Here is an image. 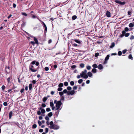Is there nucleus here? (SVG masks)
Here are the masks:
<instances>
[{"instance_id": "obj_1", "label": "nucleus", "mask_w": 134, "mask_h": 134, "mask_svg": "<svg viewBox=\"0 0 134 134\" xmlns=\"http://www.w3.org/2000/svg\"><path fill=\"white\" fill-rule=\"evenodd\" d=\"M54 103L55 104V107L56 108L55 110H57L60 108L61 105H62V103L61 100L57 101L55 100L54 101Z\"/></svg>"}, {"instance_id": "obj_2", "label": "nucleus", "mask_w": 134, "mask_h": 134, "mask_svg": "<svg viewBox=\"0 0 134 134\" xmlns=\"http://www.w3.org/2000/svg\"><path fill=\"white\" fill-rule=\"evenodd\" d=\"M87 71L85 70L84 71H82L80 74L81 76L84 79H87L88 78V76L87 74Z\"/></svg>"}, {"instance_id": "obj_3", "label": "nucleus", "mask_w": 134, "mask_h": 134, "mask_svg": "<svg viewBox=\"0 0 134 134\" xmlns=\"http://www.w3.org/2000/svg\"><path fill=\"white\" fill-rule=\"evenodd\" d=\"M115 2L116 3L119 4L121 5H123L125 4V2H121L118 0H116Z\"/></svg>"}, {"instance_id": "obj_4", "label": "nucleus", "mask_w": 134, "mask_h": 134, "mask_svg": "<svg viewBox=\"0 0 134 134\" xmlns=\"http://www.w3.org/2000/svg\"><path fill=\"white\" fill-rule=\"evenodd\" d=\"M50 126L49 127L51 129H53V127L54 125L53 124V122L52 121H51L49 123Z\"/></svg>"}, {"instance_id": "obj_5", "label": "nucleus", "mask_w": 134, "mask_h": 134, "mask_svg": "<svg viewBox=\"0 0 134 134\" xmlns=\"http://www.w3.org/2000/svg\"><path fill=\"white\" fill-rule=\"evenodd\" d=\"M50 106L52 107V109L54 110L55 109V107L54 106V105L53 103L52 102H50Z\"/></svg>"}, {"instance_id": "obj_6", "label": "nucleus", "mask_w": 134, "mask_h": 134, "mask_svg": "<svg viewBox=\"0 0 134 134\" xmlns=\"http://www.w3.org/2000/svg\"><path fill=\"white\" fill-rule=\"evenodd\" d=\"M59 128V126L58 125H54L53 127V129L54 130H58Z\"/></svg>"}, {"instance_id": "obj_7", "label": "nucleus", "mask_w": 134, "mask_h": 134, "mask_svg": "<svg viewBox=\"0 0 134 134\" xmlns=\"http://www.w3.org/2000/svg\"><path fill=\"white\" fill-rule=\"evenodd\" d=\"M75 93V91L74 90H73L71 91H68L67 92V94L68 95L70 94L71 95L74 94Z\"/></svg>"}, {"instance_id": "obj_8", "label": "nucleus", "mask_w": 134, "mask_h": 134, "mask_svg": "<svg viewBox=\"0 0 134 134\" xmlns=\"http://www.w3.org/2000/svg\"><path fill=\"white\" fill-rule=\"evenodd\" d=\"M106 15L108 17H110L111 16V13L110 12L108 11L106 13Z\"/></svg>"}, {"instance_id": "obj_9", "label": "nucleus", "mask_w": 134, "mask_h": 134, "mask_svg": "<svg viewBox=\"0 0 134 134\" xmlns=\"http://www.w3.org/2000/svg\"><path fill=\"white\" fill-rule=\"evenodd\" d=\"M98 68L99 70H102L103 68V66L101 64H100L98 65Z\"/></svg>"}, {"instance_id": "obj_10", "label": "nucleus", "mask_w": 134, "mask_h": 134, "mask_svg": "<svg viewBox=\"0 0 134 134\" xmlns=\"http://www.w3.org/2000/svg\"><path fill=\"white\" fill-rule=\"evenodd\" d=\"M87 75L89 77H91L93 75L90 72H89L87 73Z\"/></svg>"}, {"instance_id": "obj_11", "label": "nucleus", "mask_w": 134, "mask_h": 134, "mask_svg": "<svg viewBox=\"0 0 134 134\" xmlns=\"http://www.w3.org/2000/svg\"><path fill=\"white\" fill-rule=\"evenodd\" d=\"M34 40L35 41L36 43L37 44H38V41L37 39L36 38L34 37Z\"/></svg>"}, {"instance_id": "obj_12", "label": "nucleus", "mask_w": 134, "mask_h": 134, "mask_svg": "<svg viewBox=\"0 0 134 134\" xmlns=\"http://www.w3.org/2000/svg\"><path fill=\"white\" fill-rule=\"evenodd\" d=\"M115 44L114 42L112 43L111 44V46H110L111 48H113L115 46Z\"/></svg>"}, {"instance_id": "obj_13", "label": "nucleus", "mask_w": 134, "mask_h": 134, "mask_svg": "<svg viewBox=\"0 0 134 134\" xmlns=\"http://www.w3.org/2000/svg\"><path fill=\"white\" fill-rule=\"evenodd\" d=\"M92 71L93 73H96L97 72V69L95 68L93 69L92 70Z\"/></svg>"}, {"instance_id": "obj_14", "label": "nucleus", "mask_w": 134, "mask_h": 134, "mask_svg": "<svg viewBox=\"0 0 134 134\" xmlns=\"http://www.w3.org/2000/svg\"><path fill=\"white\" fill-rule=\"evenodd\" d=\"M12 113H12V111H10L9 113V117L10 118H11L12 117Z\"/></svg>"}, {"instance_id": "obj_15", "label": "nucleus", "mask_w": 134, "mask_h": 134, "mask_svg": "<svg viewBox=\"0 0 134 134\" xmlns=\"http://www.w3.org/2000/svg\"><path fill=\"white\" fill-rule=\"evenodd\" d=\"M32 85L31 84H30L29 86V88L30 90H31L32 89Z\"/></svg>"}, {"instance_id": "obj_16", "label": "nucleus", "mask_w": 134, "mask_h": 134, "mask_svg": "<svg viewBox=\"0 0 134 134\" xmlns=\"http://www.w3.org/2000/svg\"><path fill=\"white\" fill-rule=\"evenodd\" d=\"M30 69L33 72H35L37 71L36 69H34L32 68H30Z\"/></svg>"}, {"instance_id": "obj_17", "label": "nucleus", "mask_w": 134, "mask_h": 134, "mask_svg": "<svg viewBox=\"0 0 134 134\" xmlns=\"http://www.w3.org/2000/svg\"><path fill=\"white\" fill-rule=\"evenodd\" d=\"M63 86V84L62 83H59L58 85V86L59 87H62Z\"/></svg>"}, {"instance_id": "obj_18", "label": "nucleus", "mask_w": 134, "mask_h": 134, "mask_svg": "<svg viewBox=\"0 0 134 134\" xmlns=\"http://www.w3.org/2000/svg\"><path fill=\"white\" fill-rule=\"evenodd\" d=\"M92 67L94 68H97L98 67V66L96 64H94L92 65Z\"/></svg>"}, {"instance_id": "obj_19", "label": "nucleus", "mask_w": 134, "mask_h": 134, "mask_svg": "<svg viewBox=\"0 0 134 134\" xmlns=\"http://www.w3.org/2000/svg\"><path fill=\"white\" fill-rule=\"evenodd\" d=\"M109 55H107L106 57L105 58V60H107L109 59Z\"/></svg>"}, {"instance_id": "obj_20", "label": "nucleus", "mask_w": 134, "mask_h": 134, "mask_svg": "<svg viewBox=\"0 0 134 134\" xmlns=\"http://www.w3.org/2000/svg\"><path fill=\"white\" fill-rule=\"evenodd\" d=\"M74 41L75 42L78 43L80 44L81 43V42L80 41L77 40H75Z\"/></svg>"}, {"instance_id": "obj_21", "label": "nucleus", "mask_w": 134, "mask_h": 134, "mask_svg": "<svg viewBox=\"0 0 134 134\" xmlns=\"http://www.w3.org/2000/svg\"><path fill=\"white\" fill-rule=\"evenodd\" d=\"M83 80L82 79H80L78 81V82L79 83H81L82 82Z\"/></svg>"}, {"instance_id": "obj_22", "label": "nucleus", "mask_w": 134, "mask_h": 134, "mask_svg": "<svg viewBox=\"0 0 134 134\" xmlns=\"http://www.w3.org/2000/svg\"><path fill=\"white\" fill-rule=\"evenodd\" d=\"M133 24L132 23H130L129 25V26L130 27H132L133 26Z\"/></svg>"}, {"instance_id": "obj_23", "label": "nucleus", "mask_w": 134, "mask_h": 134, "mask_svg": "<svg viewBox=\"0 0 134 134\" xmlns=\"http://www.w3.org/2000/svg\"><path fill=\"white\" fill-rule=\"evenodd\" d=\"M128 57L129 59H131L132 60L133 59L132 55L131 54L130 55H129Z\"/></svg>"}, {"instance_id": "obj_24", "label": "nucleus", "mask_w": 134, "mask_h": 134, "mask_svg": "<svg viewBox=\"0 0 134 134\" xmlns=\"http://www.w3.org/2000/svg\"><path fill=\"white\" fill-rule=\"evenodd\" d=\"M129 35V33H125L124 35L126 37H127Z\"/></svg>"}, {"instance_id": "obj_25", "label": "nucleus", "mask_w": 134, "mask_h": 134, "mask_svg": "<svg viewBox=\"0 0 134 134\" xmlns=\"http://www.w3.org/2000/svg\"><path fill=\"white\" fill-rule=\"evenodd\" d=\"M86 68L88 70H90L91 69V66H86Z\"/></svg>"}, {"instance_id": "obj_26", "label": "nucleus", "mask_w": 134, "mask_h": 134, "mask_svg": "<svg viewBox=\"0 0 134 134\" xmlns=\"http://www.w3.org/2000/svg\"><path fill=\"white\" fill-rule=\"evenodd\" d=\"M52 112H50L48 114V116L49 117L51 116H52Z\"/></svg>"}, {"instance_id": "obj_27", "label": "nucleus", "mask_w": 134, "mask_h": 134, "mask_svg": "<svg viewBox=\"0 0 134 134\" xmlns=\"http://www.w3.org/2000/svg\"><path fill=\"white\" fill-rule=\"evenodd\" d=\"M70 85L71 86H73L74 84V82L73 81H71L70 82Z\"/></svg>"}, {"instance_id": "obj_28", "label": "nucleus", "mask_w": 134, "mask_h": 134, "mask_svg": "<svg viewBox=\"0 0 134 134\" xmlns=\"http://www.w3.org/2000/svg\"><path fill=\"white\" fill-rule=\"evenodd\" d=\"M77 17L75 15H74L72 16V19L73 20L75 19Z\"/></svg>"}, {"instance_id": "obj_29", "label": "nucleus", "mask_w": 134, "mask_h": 134, "mask_svg": "<svg viewBox=\"0 0 134 134\" xmlns=\"http://www.w3.org/2000/svg\"><path fill=\"white\" fill-rule=\"evenodd\" d=\"M68 85V83L67 82H64V85L65 86H67Z\"/></svg>"}, {"instance_id": "obj_30", "label": "nucleus", "mask_w": 134, "mask_h": 134, "mask_svg": "<svg viewBox=\"0 0 134 134\" xmlns=\"http://www.w3.org/2000/svg\"><path fill=\"white\" fill-rule=\"evenodd\" d=\"M62 90H63V88H61V87H59V88H58V91H61Z\"/></svg>"}, {"instance_id": "obj_31", "label": "nucleus", "mask_w": 134, "mask_h": 134, "mask_svg": "<svg viewBox=\"0 0 134 134\" xmlns=\"http://www.w3.org/2000/svg\"><path fill=\"white\" fill-rule=\"evenodd\" d=\"M45 110L44 109H42L41 110V112L42 113H45Z\"/></svg>"}, {"instance_id": "obj_32", "label": "nucleus", "mask_w": 134, "mask_h": 134, "mask_svg": "<svg viewBox=\"0 0 134 134\" xmlns=\"http://www.w3.org/2000/svg\"><path fill=\"white\" fill-rule=\"evenodd\" d=\"M47 99V98L46 97H45L43 98V102H45L46 100Z\"/></svg>"}, {"instance_id": "obj_33", "label": "nucleus", "mask_w": 134, "mask_h": 134, "mask_svg": "<svg viewBox=\"0 0 134 134\" xmlns=\"http://www.w3.org/2000/svg\"><path fill=\"white\" fill-rule=\"evenodd\" d=\"M68 92L67 90L66 89L64 90L63 91V93H67Z\"/></svg>"}, {"instance_id": "obj_34", "label": "nucleus", "mask_w": 134, "mask_h": 134, "mask_svg": "<svg viewBox=\"0 0 134 134\" xmlns=\"http://www.w3.org/2000/svg\"><path fill=\"white\" fill-rule=\"evenodd\" d=\"M44 69L46 71H48L49 70V68L48 67H45Z\"/></svg>"}, {"instance_id": "obj_35", "label": "nucleus", "mask_w": 134, "mask_h": 134, "mask_svg": "<svg viewBox=\"0 0 134 134\" xmlns=\"http://www.w3.org/2000/svg\"><path fill=\"white\" fill-rule=\"evenodd\" d=\"M80 66L82 68H83L85 66L84 64H80Z\"/></svg>"}, {"instance_id": "obj_36", "label": "nucleus", "mask_w": 134, "mask_h": 134, "mask_svg": "<svg viewBox=\"0 0 134 134\" xmlns=\"http://www.w3.org/2000/svg\"><path fill=\"white\" fill-rule=\"evenodd\" d=\"M71 89V87L70 86H68L67 87V89L68 90H70Z\"/></svg>"}, {"instance_id": "obj_37", "label": "nucleus", "mask_w": 134, "mask_h": 134, "mask_svg": "<svg viewBox=\"0 0 134 134\" xmlns=\"http://www.w3.org/2000/svg\"><path fill=\"white\" fill-rule=\"evenodd\" d=\"M46 110L47 111L49 112L51 111V109L49 108H47L46 109Z\"/></svg>"}, {"instance_id": "obj_38", "label": "nucleus", "mask_w": 134, "mask_h": 134, "mask_svg": "<svg viewBox=\"0 0 134 134\" xmlns=\"http://www.w3.org/2000/svg\"><path fill=\"white\" fill-rule=\"evenodd\" d=\"M77 87L76 86H75L73 87V89L74 90H76L77 88Z\"/></svg>"}, {"instance_id": "obj_39", "label": "nucleus", "mask_w": 134, "mask_h": 134, "mask_svg": "<svg viewBox=\"0 0 134 134\" xmlns=\"http://www.w3.org/2000/svg\"><path fill=\"white\" fill-rule=\"evenodd\" d=\"M99 55V53H96L95 54V56L96 57H97Z\"/></svg>"}, {"instance_id": "obj_40", "label": "nucleus", "mask_w": 134, "mask_h": 134, "mask_svg": "<svg viewBox=\"0 0 134 134\" xmlns=\"http://www.w3.org/2000/svg\"><path fill=\"white\" fill-rule=\"evenodd\" d=\"M129 29L128 28L126 27L125 29V31H129Z\"/></svg>"}, {"instance_id": "obj_41", "label": "nucleus", "mask_w": 134, "mask_h": 134, "mask_svg": "<svg viewBox=\"0 0 134 134\" xmlns=\"http://www.w3.org/2000/svg\"><path fill=\"white\" fill-rule=\"evenodd\" d=\"M45 119L47 120H49V118L47 116H46L45 118Z\"/></svg>"}, {"instance_id": "obj_42", "label": "nucleus", "mask_w": 134, "mask_h": 134, "mask_svg": "<svg viewBox=\"0 0 134 134\" xmlns=\"http://www.w3.org/2000/svg\"><path fill=\"white\" fill-rule=\"evenodd\" d=\"M59 94L61 96H62L63 94V92H59Z\"/></svg>"}, {"instance_id": "obj_43", "label": "nucleus", "mask_w": 134, "mask_h": 134, "mask_svg": "<svg viewBox=\"0 0 134 134\" xmlns=\"http://www.w3.org/2000/svg\"><path fill=\"white\" fill-rule=\"evenodd\" d=\"M130 38L131 40L133 39L134 38V36L133 35L131 36Z\"/></svg>"}, {"instance_id": "obj_44", "label": "nucleus", "mask_w": 134, "mask_h": 134, "mask_svg": "<svg viewBox=\"0 0 134 134\" xmlns=\"http://www.w3.org/2000/svg\"><path fill=\"white\" fill-rule=\"evenodd\" d=\"M122 54V52L121 51H119L118 52V54L119 55H121Z\"/></svg>"}, {"instance_id": "obj_45", "label": "nucleus", "mask_w": 134, "mask_h": 134, "mask_svg": "<svg viewBox=\"0 0 134 134\" xmlns=\"http://www.w3.org/2000/svg\"><path fill=\"white\" fill-rule=\"evenodd\" d=\"M38 124L39 126L41 125L42 124V122L40 121H38Z\"/></svg>"}, {"instance_id": "obj_46", "label": "nucleus", "mask_w": 134, "mask_h": 134, "mask_svg": "<svg viewBox=\"0 0 134 134\" xmlns=\"http://www.w3.org/2000/svg\"><path fill=\"white\" fill-rule=\"evenodd\" d=\"M22 14L23 15H25V16H27V14L26 13H22Z\"/></svg>"}, {"instance_id": "obj_47", "label": "nucleus", "mask_w": 134, "mask_h": 134, "mask_svg": "<svg viewBox=\"0 0 134 134\" xmlns=\"http://www.w3.org/2000/svg\"><path fill=\"white\" fill-rule=\"evenodd\" d=\"M3 105L5 106H6L7 105V103L6 102H5L3 103Z\"/></svg>"}, {"instance_id": "obj_48", "label": "nucleus", "mask_w": 134, "mask_h": 134, "mask_svg": "<svg viewBox=\"0 0 134 134\" xmlns=\"http://www.w3.org/2000/svg\"><path fill=\"white\" fill-rule=\"evenodd\" d=\"M127 50L126 49H125L123 51L122 53L123 54H125Z\"/></svg>"}, {"instance_id": "obj_49", "label": "nucleus", "mask_w": 134, "mask_h": 134, "mask_svg": "<svg viewBox=\"0 0 134 134\" xmlns=\"http://www.w3.org/2000/svg\"><path fill=\"white\" fill-rule=\"evenodd\" d=\"M46 130V133H47L48 131V128H46L45 129Z\"/></svg>"}, {"instance_id": "obj_50", "label": "nucleus", "mask_w": 134, "mask_h": 134, "mask_svg": "<svg viewBox=\"0 0 134 134\" xmlns=\"http://www.w3.org/2000/svg\"><path fill=\"white\" fill-rule=\"evenodd\" d=\"M76 67V66L75 65H73L71 66V67L72 68L74 69Z\"/></svg>"}, {"instance_id": "obj_51", "label": "nucleus", "mask_w": 134, "mask_h": 134, "mask_svg": "<svg viewBox=\"0 0 134 134\" xmlns=\"http://www.w3.org/2000/svg\"><path fill=\"white\" fill-rule=\"evenodd\" d=\"M35 63H36V61H33L31 62V64H32L34 65V64H35Z\"/></svg>"}, {"instance_id": "obj_52", "label": "nucleus", "mask_w": 134, "mask_h": 134, "mask_svg": "<svg viewBox=\"0 0 134 134\" xmlns=\"http://www.w3.org/2000/svg\"><path fill=\"white\" fill-rule=\"evenodd\" d=\"M43 131V130L42 129H40L39 130V131L40 132H42Z\"/></svg>"}, {"instance_id": "obj_53", "label": "nucleus", "mask_w": 134, "mask_h": 134, "mask_svg": "<svg viewBox=\"0 0 134 134\" xmlns=\"http://www.w3.org/2000/svg\"><path fill=\"white\" fill-rule=\"evenodd\" d=\"M33 128H35L36 127L37 125L36 124H34L33 125Z\"/></svg>"}, {"instance_id": "obj_54", "label": "nucleus", "mask_w": 134, "mask_h": 134, "mask_svg": "<svg viewBox=\"0 0 134 134\" xmlns=\"http://www.w3.org/2000/svg\"><path fill=\"white\" fill-rule=\"evenodd\" d=\"M2 90H3L5 88V86L4 85H3L2 87Z\"/></svg>"}, {"instance_id": "obj_55", "label": "nucleus", "mask_w": 134, "mask_h": 134, "mask_svg": "<svg viewBox=\"0 0 134 134\" xmlns=\"http://www.w3.org/2000/svg\"><path fill=\"white\" fill-rule=\"evenodd\" d=\"M122 34H123V35H124L125 33V31H123L122 32Z\"/></svg>"}, {"instance_id": "obj_56", "label": "nucleus", "mask_w": 134, "mask_h": 134, "mask_svg": "<svg viewBox=\"0 0 134 134\" xmlns=\"http://www.w3.org/2000/svg\"><path fill=\"white\" fill-rule=\"evenodd\" d=\"M24 88H23L20 91V92L21 93H23L24 91Z\"/></svg>"}, {"instance_id": "obj_57", "label": "nucleus", "mask_w": 134, "mask_h": 134, "mask_svg": "<svg viewBox=\"0 0 134 134\" xmlns=\"http://www.w3.org/2000/svg\"><path fill=\"white\" fill-rule=\"evenodd\" d=\"M46 106V105L44 104H42V106L43 107H45Z\"/></svg>"}, {"instance_id": "obj_58", "label": "nucleus", "mask_w": 134, "mask_h": 134, "mask_svg": "<svg viewBox=\"0 0 134 134\" xmlns=\"http://www.w3.org/2000/svg\"><path fill=\"white\" fill-rule=\"evenodd\" d=\"M36 81L35 80H33L32 81V83L34 84H35L36 83Z\"/></svg>"}, {"instance_id": "obj_59", "label": "nucleus", "mask_w": 134, "mask_h": 134, "mask_svg": "<svg viewBox=\"0 0 134 134\" xmlns=\"http://www.w3.org/2000/svg\"><path fill=\"white\" fill-rule=\"evenodd\" d=\"M41 114V112L40 111H38L37 112V114L38 115H40Z\"/></svg>"}, {"instance_id": "obj_60", "label": "nucleus", "mask_w": 134, "mask_h": 134, "mask_svg": "<svg viewBox=\"0 0 134 134\" xmlns=\"http://www.w3.org/2000/svg\"><path fill=\"white\" fill-rule=\"evenodd\" d=\"M90 82V81L89 80H87L86 81V83L87 84H89Z\"/></svg>"}, {"instance_id": "obj_61", "label": "nucleus", "mask_w": 134, "mask_h": 134, "mask_svg": "<svg viewBox=\"0 0 134 134\" xmlns=\"http://www.w3.org/2000/svg\"><path fill=\"white\" fill-rule=\"evenodd\" d=\"M53 66H54V68H57V65H54Z\"/></svg>"}, {"instance_id": "obj_62", "label": "nucleus", "mask_w": 134, "mask_h": 134, "mask_svg": "<svg viewBox=\"0 0 134 134\" xmlns=\"http://www.w3.org/2000/svg\"><path fill=\"white\" fill-rule=\"evenodd\" d=\"M31 44H33V45H34L35 43L34 42L31 41Z\"/></svg>"}, {"instance_id": "obj_63", "label": "nucleus", "mask_w": 134, "mask_h": 134, "mask_svg": "<svg viewBox=\"0 0 134 134\" xmlns=\"http://www.w3.org/2000/svg\"><path fill=\"white\" fill-rule=\"evenodd\" d=\"M16 5L14 3L13 4V7L14 8H15L16 7Z\"/></svg>"}, {"instance_id": "obj_64", "label": "nucleus", "mask_w": 134, "mask_h": 134, "mask_svg": "<svg viewBox=\"0 0 134 134\" xmlns=\"http://www.w3.org/2000/svg\"><path fill=\"white\" fill-rule=\"evenodd\" d=\"M39 65V63L38 62H37L36 63V65L37 66H38Z\"/></svg>"}]
</instances>
